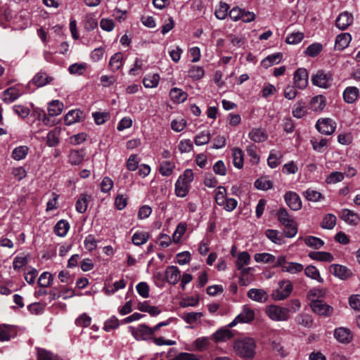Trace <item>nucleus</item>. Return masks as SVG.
I'll use <instances>...</instances> for the list:
<instances>
[{"instance_id":"nucleus-31","label":"nucleus","mask_w":360,"mask_h":360,"mask_svg":"<svg viewBox=\"0 0 360 360\" xmlns=\"http://www.w3.org/2000/svg\"><path fill=\"white\" fill-rule=\"evenodd\" d=\"M254 259L257 262L269 264L272 266L276 263L277 259L274 255L267 252L257 253L255 255Z\"/></svg>"},{"instance_id":"nucleus-34","label":"nucleus","mask_w":360,"mask_h":360,"mask_svg":"<svg viewBox=\"0 0 360 360\" xmlns=\"http://www.w3.org/2000/svg\"><path fill=\"white\" fill-rule=\"evenodd\" d=\"M249 138L256 143L264 141L267 136L266 134L260 129H252L248 134Z\"/></svg>"},{"instance_id":"nucleus-46","label":"nucleus","mask_w":360,"mask_h":360,"mask_svg":"<svg viewBox=\"0 0 360 360\" xmlns=\"http://www.w3.org/2000/svg\"><path fill=\"white\" fill-rule=\"evenodd\" d=\"M251 258L248 252L244 251L238 254L236 260L237 269H242L245 265H248L250 263Z\"/></svg>"},{"instance_id":"nucleus-37","label":"nucleus","mask_w":360,"mask_h":360,"mask_svg":"<svg viewBox=\"0 0 360 360\" xmlns=\"http://www.w3.org/2000/svg\"><path fill=\"white\" fill-rule=\"evenodd\" d=\"M60 131L57 129L50 131L46 136V144L49 147H54L59 143Z\"/></svg>"},{"instance_id":"nucleus-1","label":"nucleus","mask_w":360,"mask_h":360,"mask_svg":"<svg viewBox=\"0 0 360 360\" xmlns=\"http://www.w3.org/2000/svg\"><path fill=\"white\" fill-rule=\"evenodd\" d=\"M233 349L240 358L252 360L256 355V342L252 338H238L234 340Z\"/></svg>"},{"instance_id":"nucleus-25","label":"nucleus","mask_w":360,"mask_h":360,"mask_svg":"<svg viewBox=\"0 0 360 360\" xmlns=\"http://www.w3.org/2000/svg\"><path fill=\"white\" fill-rule=\"evenodd\" d=\"M21 95L20 91L15 87L7 89L4 92V101L11 103L18 98Z\"/></svg>"},{"instance_id":"nucleus-53","label":"nucleus","mask_w":360,"mask_h":360,"mask_svg":"<svg viewBox=\"0 0 360 360\" xmlns=\"http://www.w3.org/2000/svg\"><path fill=\"white\" fill-rule=\"evenodd\" d=\"M255 186L257 189L266 191L272 188L273 183L271 181L267 179L266 178L262 177L255 181Z\"/></svg>"},{"instance_id":"nucleus-27","label":"nucleus","mask_w":360,"mask_h":360,"mask_svg":"<svg viewBox=\"0 0 360 360\" xmlns=\"http://www.w3.org/2000/svg\"><path fill=\"white\" fill-rule=\"evenodd\" d=\"M283 54L281 53H276L268 56L262 60L261 65L264 68H268L275 64H278L282 59Z\"/></svg>"},{"instance_id":"nucleus-63","label":"nucleus","mask_w":360,"mask_h":360,"mask_svg":"<svg viewBox=\"0 0 360 360\" xmlns=\"http://www.w3.org/2000/svg\"><path fill=\"white\" fill-rule=\"evenodd\" d=\"M296 321L299 325L309 328L312 326V319L308 314H300L296 317Z\"/></svg>"},{"instance_id":"nucleus-4","label":"nucleus","mask_w":360,"mask_h":360,"mask_svg":"<svg viewBox=\"0 0 360 360\" xmlns=\"http://www.w3.org/2000/svg\"><path fill=\"white\" fill-rule=\"evenodd\" d=\"M290 310L278 305L271 304L266 307V314L273 321H284L289 319Z\"/></svg>"},{"instance_id":"nucleus-49","label":"nucleus","mask_w":360,"mask_h":360,"mask_svg":"<svg viewBox=\"0 0 360 360\" xmlns=\"http://www.w3.org/2000/svg\"><path fill=\"white\" fill-rule=\"evenodd\" d=\"M226 198V189L224 186L217 187L215 193L217 204L219 206L224 205Z\"/></svg>"},{"instance_id":"nucleus-10","label":"nucleus","mask_w":360,"mask_h":360,"mask_svg":"<svg viewBox=\"0 0 360 360\" xmlns=\"http://www.w3.org/2000/svg\"><path fill=\"white\" fill-rule=\"evenodd\" d=\"M316 127L318 131L326 135L332 134L335 130V123L330 118L319 120Z\"/></svg>"},{"instance_id":"nucleus-55","label":"nucleus","mask_w":360,"mask_h":360,"mask_svg":"<svg viewBox=\"0 0 360 360\" xmlns=\"http://www.w3.org/2000/svg\"><path fill=\"white\" fill-rule=\"evenodd\" d=\"M336 224V217L332 214H326L322 221L321 226L323 229H332Z\"/></svg>"},{"instance_id":"nucleus-22","label":"nucleus","mask_w":360,"mask_h":360,"mask_svg":"<svg viewBox=\"0 0 360 360\" xmlns=\"http://www.w3.org/2000/svg\"><path fill=\"white\" fill-rule=\"evenodd\" d=\"M352 37L349 33L340 34L336 37L335 46L339 50H342L349 46Z\"/></svg>"},{"instance_id":"nucleus-15","label":"nucleus","mask_w":360,"mask_h":360,"mask_svg":"<svg viewBox=\"0 0 360 360\" xmlns=\"http://www.w3.org/2000/svg\"><path fill=\"white\" fill-rule=\"evenodd\" d=\"M334 336L338 342L343 344L349 343L353 338L351 330L344 327L336 328L334 331Z\"/></svg>"},{"instance_id":"nucleus-36","label":"nucleus","mask_w":360,"mask_h":360,"mask_svg":"<svg viewBox=\"0 0 360 360\" xmlns=\"http://www.w3.org/2000/svg\"><path fill=\"white\" fill-rule=\"evenodd\" d=\"M29 151V148L26 146H20L13 149L12 158L15 160H21L25 158Z\"/></svg>"},{"instance_id":"nucleus-12","label":"nucleus","mask_w":360,"mask_h":360,"mask_svg":"<svg viewBox=\"0 0 360 360\" xmlns=\"http://www.w3.org/2000/svg\"><path fill=\"white\" fill-rule=\"evenodd\" d=\"M294 83L297 88L304 89L308 83V73L304 68H298L294 74Z\"/></svg>"},{"instance_id":"nucleus-60","label":"nucleus","mask_w":360,"mask_h":360,"mask_svg":"<svg viewBox=\"0 0 360 360\" xmlns=\"http://www.w3.org/2000/svg\"><path fill=\"white\" fill-rule=\"evenodd\" d=\"M91 322V318L88 316L86 313L81 314L75 320V324L79 327L86 328L90 326Z\"/></svg>"},{"instance_id":"nucleus-61","label":"nucleus","mask_w":360,"mask_h":360,"mask_svg":"<svg viewBox=\"0 0 360 360\" xmlns=\"http://www.w3.org/2000/svg\"><path fill=\"white\" fill-rule=\"evenodd\" d=\"M344 179V174L340 172H333L330 173L326 178L327 184H336Z\"/></svg>"},{"instance_id":"nucleus-24","label":"nucleus","mask_w":360,"mask_h":360,"mask_svg":"<svg viewBox=\"0 0 360 360\" xmlns=\"http://www.w3.org/2000/svg\"><path fill=\"white\" fill-rule=\"evenodd\" d=\"M123 65V55L121 52L115 53L110 59L109 67L112 72L120 70Z\"/></svg>"},{"instance_id":"nucleus-20","label":"nucleus","mask_w":360,"mask_h":360,"mask_svg":"<svg viewBox=\"0 0 360 360\" xmlns=\"http://www.w3.org/2000/svg\"><path fill=\"white\" fill-rule=\"evenodd\" d=\"M326 105V98L322 95L313 97L309 102V108L313 111L321 112Z\"/></svg>"},{"instance_id":"nucleus-54","label":"nucleus","mask_w":360,"mask_h":360,"mask_svg":"<svg viewBox=\"0 0 360 360\" xmlns=\"http://www.w3.org/2000/svg\"><path fill=\"white\" fill-rule=\"evenodd\" d=\"M37 360H56L55 355L50 351L43 348H37Z\"/></svg>"},{"instance_id":"nucleus-2","label":"nucleus","mask_w":360,"mask_h":360,"mask_svg":"<svg viewBox=\"0 0 360 360\" xmlns=\"http://www.w3.org/2000/svg\"><path fill=\"white\" fill-rule=\"evenodd\" d=\"M273 267H281L282 271L288 272L291 274H295L302 271L304 266L302 264L297 262H288L285 256H280L277 258Z\"/></svg>"},{"instance_id":"nucleus-18","label":"nucleus","mask_w":360,"mask_h":360,"mask_svg":"<svg viewBox=\"0 0 360 360\" xmlns=\"http://www.w3.org/2000/svg\"><path fill=\"white\" fill-rule=\"evenodd\" d=\"M340 217L348 224L354 226L360 221V217L358 214L353 211L344 209L340 213Z\"/></svg>"},{"instance_id":"nucleus-33","label":"nucleus","mask_w":360,"mask_h":360,"mask_svg":"<svg viewBox=\"0 0 360 360\" xmlns=\"http://www.w3.org/2000/svg\"><path fill=\"white\" fill-rule=\"evenodd\" d=\"M84 158V153L82 150H71L69 153V162L71 165H79Z\"/></svg>"},{"instance_id":"nucleus-19","label":"nucleus","mask_w":360,"mask_h":360,"mask_svg":"<svg viewBox=\"0 0 360 360\" xmlns=\"http://www.w3.org/2000/svg\"><path fill=\"white\" fill-rule=\"evenodd\" d=\"M330 271L334 276L342 280L349 278L352 275V272L349 269L340 264H333L330 268Z\"/></svg>"},{"instance_id":"nucleus-7","label":"nucleus","mask_w":360,"mask_h":360,"mask_svg":"<svg viewBox=\"0 0 360 360\" xmlns=\"http://www.w3.org/2000/svg\"><path fill=\"white\" fill-rule=\"evenodd\" d=\"M310 307L312 311L319 316H330L333 311L332 307L320 300H312Z\"/></svg>"},{"instance_id":"nucleus-39","label":"nucleus","mask_w":360,"mask_h":360,"mask_svg":"<svg viewBox=\"0 0 360 360\" xmlns=\"http://www.w3.org/2000/svg\"><path fill=\"white\" fill-rule=\"evenodd\" d=\"M203 316L202 312H188L181 315V319L188 324L196 323Z\"/></svg>"},{"instance_id":"nucleus-44","label":"nucleus","mask_w":360,"mask_h":360,"mask_svg":"<svg viewBox=\"0 0 360 360\" xmlns=\"http://www.w3.org/2000/svg\"><path fill=\"white\" fill-rule=\"evenodd\" d=\"M304 274L307 277L314 279L319 283L323 282V279L321 277L319 271L314 266L310 265L307 266L304 269Z\"/></svg>"},{"instance_id":"nucleus-58","label":"nucleus","mask_w":360,"mask_h":360,"mask_svg":"<svg viewBox=\"0 0 360 360\" xmlns=\"http://www.w3.org/2000/svg\"><path fill=\"white\" fill-rule=\"evenodd\" d=\"M229 6L226 3L221 2L218 9L215 11V16L219 20H224L226 18Z\"/></svg>"},{"instance_id":"nucleus-48","label":"nucleus","mask_w":360,"mask_h":360,"mask_svg":"<svg viewBox=\"0 0 360 360\" xmlns=\"http://www.w3.org/2000/svg\"><path fill=\"white\" fill-rule=\"evenodd\" d=\"M160 77L158 74H153L144 77L143 84L146 88H154L158 84Z\"/></svg>"},{"instance_id":"nucleus-26","label":"nucleus","mask_w":360,"mask_h":360,"mask_svg":"<svg viewBox=\"0 0 360 360\" xmlns=\"http://www.w3.org/2000/svg\"><path fill=\"white\" fill-rule=\"evenodd\" d=\"M90 199V195L85 193L80 194L75 204L76 210L79 213H84Z\"/></svg>"},{"instance_id":"nucleus-13","label":"nucleus","mask_w":360,"mask_h":360,"mask_svg":"<svg viewBox=\"0 0 360 360\" xmlns=\"http://www.w3.org/2000/svg\"><path fill=\"white\" fill-rule=\"evenodd\" d=\"M354 18L352 13L344 11L339 14L335 20L336 27L341 30H346L353 22Z\"/></svg>"},{"instance_id":"nucleus-8","label":"nucleus","mask_w":360,"mask_h":360,"mask_svg":"<svg viewBox=\"0 0 360 360\" xmlns=\"http://www.w3.org/2000/svg\"><path fill=\"white\" fill-rule=\"evenodd\" d=\"M255 319V311L248 307H244L242 311L230 323L229 327H234L238 323H250Z\"/></svg>"},{"instance_id":"nucleus-45","label":"nucleus","mask_w":360,"mask_h":360,"mask_svg":"<svg viewBox=\"0 0 360 360\" xmlns=\"http://www.w3.org/2000/svg\"><path fill=\"white\" fill-rule=\"evenodd\" d=\"M233 165L238 169H240L243 166V151L238 148H233Z\"/></svg>"},{"instance_id":"nucleus-59","label":"nucleus","mask_w":360,"mask_h":360,"mask_svg":"<svg viewBox=\"0 0 360 360\" xmlns=\"http://www.w3.org/2000/svg\"><path fill=\"white\" fill-rule=\"evenodd\" d=\"M278 219L283 225L292 222L287 210L283 207L280 208L278 211Z\"/></svg>"},{"instance_id":"nucleus-40","label":"nucleus","mask_w":360,"mask_h":360,"mask_svg":"<svg viewBox=\"0 0 360 360\" xmlns=\"http://www.w3.org/2000/svg\"><path fill=\"white\" fill-rule=\"evenodd\" d=\"M188 193V185L177 179L175 184V194L180 198L185 197Z\"/></svg>"},{"instance_id":"nucleus-9","label":"nucleus","mask_w":360,"mask_h":360,"mask_svg":"<svg viewBox=\"0 0 360 360\" xmlns=\"http://www.w3.org/2000/svg\"><path fill=\"white\" fill-rule=\"evenodd\" d=\"M284 200L287 205L294 211L301 210L302 207V200L299 195L293 191H288L284 195Z\"/></svg>"},{"instance_id":"nucleus-57","label":"nucleus","mask_w":360,"mask_h":360,"mask_svg":"<svg viewBox=\"0 0 360 360\" xmlns=\"http://www.w3.org/2000/svg\"><path fill=\"white\" fill-rule=\"evenodd\" d=\"M52 275L49 272H44L38 279V285L41 288H46L51 285L52 281Z\"/></svg>"},{"instance_id":"nucleus-17","label":"nucleus","mask_w":360,"mask_h":360,"mask_svg":"<svg viewBox=\"0 0 360 360\" xmlns=\"http://www.w3.org/2000/svg\"><path fill=\"white\" fill-rule=\"evenodd\" d=\"M85 118L84 112L80 110H70L64 117V122L66 125H71L81 122Z\"/></svg>"},{"instance_id":"nucleus-14","label":"nucleus","mask_w":360,"mask_h":360,"mask_svg":"<svg viewBox=\"0 0 360 360\" xmlns=\"http://www.w3.org/2000/svg\"><path fill=\"white\" fill-rule=\"evenodd\" d=\"M248 298L252 301L264 303L268 300L269 296L266 291L260 288H251L247 292Z\"/></svg>"},{"instance_id":"nucleus-21","label":"nucleus","mask_w":360,"mask_h":360,"mask_svg":"<svg viewBox=\"0 0 360 360\" xmlns=\"http://www.w3.org/2000/svg\"><path fill=\"white\" fill-rule=\"evenodd\" d=\"M359 89L355 86H348L343 91V99L347 103H354L359 96Z\"/></svg>"},{"instance_id":"nucleus-32","label":"nucleus","mask_w":360,"mask_h":360,"mask_svg":"<svg viewBox=\"0 0 360 360\" xmlns=\"http://www.w3.org/2000/svg\"><path fill=\"white\" fill-rule=\"evenodd\" d=\"M150 237V234L146 231H138L134 233L131 237L132 243L137 246L145 244Z\"/></svg>"},{"instance_id":"nucleus-41","label":"nucleus","mask_w":360,"mask_h":360,"mask_svg":"<svg viewBox=\"0 0 360 360\" xmlns=\"http://www.w3.org/2000/svg\"><path fill=\"white\" fill-rule=\"evenodd\" d=\"M309 256L315 260L331 262L333 260V256L327 252H310Z\"/></svg>"},{"instance_id":"nucleus-62","label":"nucleus","mask_w":360,"mask_h":360,"mask_svg":"<svg viewBox=\"0 0 360 360\" xmlns=\"http://www.w3.org/2000/svg\"><path fill=\"white\" fill-rule=\"evenodd\" d=\"M27 262L28 259L26 256H16L13 262V269L16 271H18L25 266Z\"/></svg>"},{"instance_id":"nucleus-3","label":"nucleus","mask_w":360,"mask_h":360,"mask_svg":"<svg viewBox=\"0 0 360 360\" xmlns=\"http://www.w3.org/2000/svg\"><path fill=\"white\" fill-rule=\"evenodd\" d=\"M293 287L291 281L289 280H282L278 283V288L271 293V297L274 300L281 301L290 296Z\"/></svg>"},{"instance_id":"nucleus-16","label":"nucleus","mask_w":360,"mask_h":360,"mask_svg":"<svg viewBox=\"0 0 360 360\" xmlns=\"http://www.w3.org/2000/svg\"><path fill=\"white\" fill-rule=\"evenodd\" d=\"M181 278V271L176 266H169L165 270V279L172 285H176Z\"/></svg>"},{"instance_id":"nucleus-23","label":"nucleus","mask_w":360,"mask_h":360,"mask_svg":"<svg viewBox=\"0 0 360 360\" xmlns=\"http://www.w3.org/2000/svg\"><path fill=\"white\" fill-rule=\"evenodd\" d=\"M171 99L177 103H184L188 97L186 92L184 91L181 89L174 87L169 91Z\"/></svg>"},{"instance_id":"nucleus-38","label":"nucleus","mask_w":360,"mask_h":360,"mask_svg":"<svg viewBox=\"0 0 360 360\" xmlns=\"http://www.w3.org/2000/svg\"><path fill=\"white\" fill-rule=\"evenodd\" d=\"M282 155L280 152H276L274 150H271L270 152L269 156L267 159V163L269 166L271 168H276L278 166L281 161Z\"/></svg>"},{"instance_id":"nucleus-52","label":"nucleus","mask_w":360,"mask_h":360,"mask_svg":"<svg viewBox=\"0 0 360 360\" xmlns=\"http://www.w3.org/2000/svg\"><path fill=\"white\" fill-rule=\"evenodd\" d=\"M174 165L169 161H164L160 164V172L162 176H170L174 170Z\"/></svg>"},{"instance_id":"nucleus-42","label":"nucleus","mask_w":360,"mask_h":360,"mask_svg":"<svg viewBox=\"0 0 360 360\" xmlns=\"http://www.w3.org/2000/svg\"><path fill=\"white\" fill-rule=\"evenodd\" d=\"M322 49V44L319 43H313L305 49L304 53L309 57L314 58L317 56L321 53Z\"/></svg>"},{"instance_id":"nucleus-35","label":"nucleus","mask_w":360,"mask_h":360,"mask_svg":"<svg viewBox=\"0 0 360 360\" xmlns=\"http://www.w3.org/2000/svg\"><path fill=\"white\" fill-rule=\"evenodd\" d=\"M304 242L308 247L314 249H320L324 245L323 240L321 238L311 236L305 237Z\"/></svg>"},{"instance_id":"nucleus-28","label":"nucleus","mask_w":360,"mask_h":360,"mask_svg":"<svg viewBox=\"0 0 360 360\" xmlns=\"http://www.w3.org/2000/svg\"><path fill=\"white\" fill-rule=\"evenodd\" d=\"M52 78L49 77L46 72H39L37 73L32 79L33 83L38 87H41L49 84Z\"/></svg>"},{"instance_id":"nucleus-56","label":"nucleus","mask_w":360,"mask_h":360,"mask_svg":"<svg viewBox=\"0 0 360 360\" xmlns=\"http://www.w3.org/2000/svg\"><path fill=\"white\" fill-rule=\"evenodd\" d=\"M210 133L208 131H203L195 137V143L197 146H202L209 143Z\"/></svg>"},{"instance_id":"nucleus-64","label":"nucleus","mask_w":360,"mask_h":360,"mask_svg":"<svg viewBox=\"0 0 360 360\" xmlns=\"http://www.w3.org/2000/svg\"><path fill=\"white\" fill-rule=\"evenodd\" d=\"M265 235L274 243L281 244L282 241V237L279 236V233L276 230L268 229L266 231Z\"/></svg>"},{"instance_id":"nucleus-11","label":"nucleus","mask_w":360,"mask_h":360,"mask_svg":"<svg viewBox=\"0 0 360 360\" xmlns=\"http://www.w3.org/2000/svg\"><path fill=\"white\" fill-rule=\"evenodd\" d=\"M229 325L217 330L212 335L211 339L215 342H226L234 336V333L229 329Z\"/></svg>"},{"instance_id":"nucleus-47","label":"nucleus","mask_w":360,"mask_h":360,"mask_svg":"<svg viewBox=\"0 0 360 360\" xmlns=\"http://www.w3.org/2000/svg\"><path fill=\"white\" fill-rule=\"evenodd\" d=\"M188 76L194 79H200L205 75V71L202 67L198 65L191 66L188 72Z\"/></svg>"},{"instance_id":"nucleus-5","label":"nucleus","mask_w":360,"mask_h":360,"mask_svg":"<svg viewBox=\"0 0 360 360\" xmlns=\"http://www.w3.org/2000/svg\"><path fill=\"white\" fill-rule=\"evenodd\" d=\"M129 330L137 341H145L152 339L150 327L145 323L139 324L136 328L129 326Z\"/></svg>"},{"instance_id":"nucleus-6","label":"nucleus","mask_w":360,"mask_h":360,"mask_svg":"<svg viewBox=\"0 0 360 360\" xmlns=\"http://www.w3.org/2000/svg\"><path fill=\"white\" fill-rule=\"evenodd\" d=\"M332 81L333 77L330 72H326L322 70H318L311 77L313 84L323 89L329 88L331 86Z\"/></svg>"},{"instance_id":"nucleus-51","label":"nucleus","mask_w":360,"mask_h":360,"mask_svg":"<svg viewBox=\"0 0 360 360\" xmlns=\"http://www.w3.org/2000/svg\"><path fill=\"white\" fill-rule=\"evenodd\" d=\"M307 113L305 104L302 101L297 102L295 108L292 111L293 117L298 119L303 117L307 115Z\"/></svg>"},{"instance_id":"nucleus-30","label":"nucleus","mask_w":360,"mask_h":360,"mask_svg":"<svg viewBox=\"0 0 360 360\" xmlns=\"http://www.w3.org/2000/svg\"><path fill=\"white\" fill-rule=\"evenodd\" d=\"M70 229L69 223L63 219L58 221L54 226V233L60 237H64L67 235Z\"/></svg>"},{"instance_id":"nucleus-43","label":"nucleus","mask_w":360,"mask_h":360,"mask_svg":"<svg viewBox=\"0 0 360 360\" xmlns=\"http://www.w3.org/2000/svg\"><path fill=\"white\" fill-rule=\"evenodd\" d=\"M303 196L309 201L318 202L323 198L321 193L312 189L308 188L302 193Z\"/></svg>"},{"instance_id":"nucleus-29","label":"nucleus","mask_w":360,"mask_h":360,"mask_svg":"<svg viewBox=\"0 0 360 360\" xmlns=\"http://www.w3.org/2000/svg\"><path fill=\"white\" fill-rule=\"evenodd\" d=\"M63 109V103L58 100L51 101L48 105V112L50 116L54 117L60 115Z\"/></svg>"},{"instance_id":"nucleus-50","label":"nucleus","mask_w":360,"mask_h":360,"mask_svg":"<svg viewBox=\"0 0 360 360\" xmlns=\"http://www.w3.org/2000/svg\"><path fill=\"white\" fill-rule=\"evenodd\" d=\"M13 328L12 326H0V341H8L11 339Z\"/></svg>"}]
</instances>
